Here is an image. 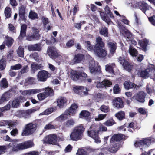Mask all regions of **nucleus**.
Returning <instances> with one entry per match:
<instances>
[{"label": "nucleus", "mask_w": 155, "mask_h": 155, "mask_svg": "<svg viewBox=\"0 0 155 155\" xmlns=\"http://www.w3.org/2000/svg\"><path fill=\"white\" fill-rule=\"evenodd\" d=\"M71 78L74 81L79 79H84L87 77V74L82 71L79 70H72L70 73Z\"/></svg>", "instance_id": "39448f33"}, {"label": "nucleus", "mask_w": 155, "mask_h": 155, "mask_svg": "<svg viewBox=\"0 0 155 155\" xmlns=\"http://www.w3.org/2000/svg\"><path fill=\"white\" fill-rule=\"evenodd\" d=\"M48 94H46L44 92L40 93L37 95V97L39 100H42L48 96Z\"/></svg>", "instance_id": "864d4df0"}, {"label": "nucleus", "mask_w": 155, "mask_h": 155, "mask_svg": "<svg viewBox=\"0 0 155 155\" xmlns=\"http://www.w3.org/2000/svg\"><path fill=\"white\" fill-rule=\"evenodd\" d=\"M99 12L100 13L101 17L103 20L108 24L110 22V20L107 17L106 14L101 11H99Z\"/></svg>", "instance_id": "c9c22d12"}, {"label": "nucleus", "mask_w": 155, "mask_h": 155, "mask_svg": "<svg viewBox=\"0 0 155 155\" xmlns=\"http://www.w3.org/2000/svg\"><path fill=\"white\" fill-rule=\"evenodd\" d=\"M14 41L13 39L11 37L6 36L5 37V40L4 43L8 47H11Z\"/></svg>", "instance_id": "7c9ffc66"}, {"label": "nucleus", "mask_w": 155, "mask_h": 155, "mask_svg": "<svg viewBox=\"0 0 155 155\" xmlns=\"http://www.w3.org/2000/svg\"><path fill=\"white\" fill-rule=\"evenodd\" d=\"M104 98V95L100 93H98L94 96V99L97 102H98L101 100H103Z\"/></svg>", "instance_id": "ea45409f"}, {"label": "nucleus", "mask_w": 155, "mask_h": 155, "mask_svg": "<svg viewBox=\"0 0 155 155\" xmlns=\"http://www.w3.org/2000/svg\"><path fill=\"white\" fill-rule=\"evenodd\" d=\"M27 28V26L25 24H23L21 25V26L20 35L18 37V38L19 39H21L22 38L25 36Z\"/></svg>", "instance_id": "a878e982"}, {"label": "nucleus", "mask_w": 155, "mask_h": 155, "mask_svg": "<svg viewBox=\"0 0 155 155\" xmlns=\"http://www.w3.org/2000/svg\"><path fill=\"white\" fill-rule=\"evenodd\" d=\"M8 84L5 79L3 78L1 82L0 86L1 87L4 88L8 87Z\"/></svg>", "instance_id": "69168bd1"}, {"label": "nucleus", "mask_w": 155, "mask_h": 155, "mask_svg": "<svg viewBox=\"0 0 155 155\" xmlns=\"http://www.w3.org/2000/svg\"><path fill=\"white\" fill-rule=\"evenodd\" d=\"M94 127H96L97 131L99 132L101 130H101L102 131H106L107 130V127L103 126H99L98 125H94Z\"/></svg>", "instance_id": "3c124183"}, {"label": "nucleus", "mask_w": 155, "mask_h": 155, "mask_svg": "<svg viewBox=\"0 0 155 155\" xmlns=\"http://www.w3.org/2000/svg\"><path fill=\"white\" fill-rule=\"evenodd\" d=\"M33 112V110L31 109L21 110L18 112L17 116L20 118L24 117L25 118H28L30 117V114Z\"/></svg>", "instance_id": "dca6fc26"}, {"label": "nucleus", "mask_w": 155, "mask_h": 155, "mask_svg": "<svg viewBox=\"0 0 155 155\" xmlns=\"http://www.w3.org/2000/svg\"><path fill=\"white\" fill-rule=\"evenodd\" d=\"M137 8L141 10H145L147 8L148 5L143 1H140L136 3Z\"/></svg>", "instance_id": "c85d7f7f"}, {"label": "nucleus", "mask_w": 155, "mask_h": 155, "mask_svg": "<svg viewBox=\"0 0 155 155\" xmlns=\"http://www.w3.org/2000/svg\"><path fill=\"white\" fill-rule=\"evenodd\" d=\"M104 46V43L103 42L102 38L99 37H97L96 40V44L94 48H102Z\"/></svg>", "instance_id": "b1692460"}, {"label": "nucleus", "mask_w": 155, "mask_h": 155, "mask_svg": "<svg viewBox=\"0 0 155 155\" xmlns=\"http://www.w3.org/2000/svg\"><path fill=\"white\" fill-rule=\"evenodd\" d=\"M94 51L95 55L99 57H104L106 55V51L102 48H94Z\"/></svg>", "instance_id": "f3484780"}, {"label": "nucleus", "mask_w": 155, "mask_h": 155, "mask_svg": "<svg viewBox=\"0 0 155 155\" xmlns=\"http://www.w3.org/2000/svg\"><path fill=\"white\" fill-rule=\"evenodd\" d=\"M14 125L13 122L11 120H3L0 121V126H8V128L12 127Z\"/></svg>", "instance_id": "cd10ccee"}, {"label": "nucleus", "mask_w": 155, "mask_h": 155, "mask_svg": "<svg viewBox=\"0 0 155 155\" xmlns=\"http://www.w3.org/2000/svg\"><path fill=\"white\" fill-rule=\"evenodd\" d=\"M41 67V64H33L31 65V69L33 71H35L40 69Z\"/></svg>", "instance_id": "680f3d73"}, {"label": "nucleus", "mask_w": 155, "mask_h": 155, "mask_svg": "<svg viewBox=\"0 0 155 155\" xmlns=\"http://www.w3.org/2000/svg\"><path fill=\"white\" fill-rule=\"evenodd\" d=\"M49 74L46 71L42 70L39 71L37 74V79L40 81H45L48 77Z\"/></svg>", "instance_id": "ddd939ff"}, {"label": "nucleus", "mask_w": 155, "mask_h": 155, "mask_svg": "<svg viewBox=\"0 0 155 155\" xmlns=\"http://www.w3.org/2000/svg\"><path fill=\"white\" fill-rule=\"evenodd\" d=\"M28 49L30 51H40L41 50V48L39 45L36 44L29 46L28 47Z\"/></svg>", "instance_id": "72a5a7b5"}, {"label": "nucleus", "mask_w": 155, "mask_h": 155, "mask_svg": "<svg viewBox=\"0 0 155 155\" xmlns=\"http://www.w3.org/2000/svg\"><path fill=\"white\" fill-rule=\"evenodd\" d=\"M118 26L120 33H122L129 44L130 45L131 44L133 45H135L137 42L131 38L132 35L130 31L127 29L125 28L124 27L121 26L120 24L118 25Z\"/></svg>", "instance_id": "7ed1b4c3"}, {"label": "nucleus", "mask_w": 155, "mask_h": 155, "mask_svg": "<svg viewBox=\"0 0 155 155\" xmlns=\"http://www.w3.org/2000/svg\"><path fill=\"white\" fill-rule=\"evenodd\" d=\"M9 149L12 152H17L20 150H23L21 143H17L15 142L12 141L9 144H7Z\"/></svg>", "instance_id": "6e6552de"}, {"label": "nucleus", "mask_w": 155, "mask_h": 155, "mask_svg": "<svg viewBox=\"0 0 155 155\" xmlns=\"http://www.w3.org/2000/svg\"><path fill=\"white\" fill-rule=\"evenodd\" d=\"M124 68L128 71H130L133 68V66L127 62L123 66Z\"/></svg>", "instance_id": "13d9d810"}, {"label": "nucleus", "mask_w": 155, "mask_h": 155, "mask_svg": "<svg viewBox=\"0 0 155 155\" xmlns=\"http://www.w3.org/2000/svg\"><path fill=\"white\" fill-rule=\"evenodd\" d=\"M114 67V64H109L106 65L105 70L107 71L110 73H114V71L113 69Z\"/></svg>", "instance_id": "473e14b6"}, {"label": "nucleus", "mask_w": 155, "mask_h": 155, "mask_svg": "<svg viewBox=\"0 0 155 155\" xmlns=\"http://www.w3.org/2000/svg\"><path fill=\"white\" fill-rule=\"evenodd\" d=\"M89 115V112L86 110H83L80 114V117L81 118L88 117Z\"/></svg>", "instance_id": "5fc2aeb1"}, {"label": "nucleus", "mask_w": 155, "mask_h": 155, "mask_svg": "<svg viewBox=\"0 0 155 155\" xmlns=\"http://www.w3.org/2000/svg\"><path fill=\"white\" fill-rule=\"evenodd\" d=\"M37 124L29 123L25 125V128L21 133L22 136H27L32 134L35 131Z\"/></svg>", "instance_id": "20e7f679"}, {"label": "nucleus", "mask_w": 155, "mask_h": 155, "mask_svg": "<svg viewBox=\"0 0 155 155\" xmlns=\"http://www.w3.org/2000/svg\"><path fill=\"white\" fill-rule=\"evenodd\" d=\"M57 141V137L55 135L50 134L47 136L42 141L44 143L55 144Z\"/></svg>", "instance_id": "1a4fd4ad"}, {"label": "nucleus", "mask_w": 155, "mask_h": 155, "mask_svg": "<svg viewBox=\"0 0 155 155\" xmlns=\"http://www.w3.org/2000/svg\"><path fill=\"white\" fill-rule=\"evenodd\" d=\"M107 45L111 54L112 55L114 53L117 48L116 43L109 40L107 41Z\"/></svg>", "instance_id": "6ab92c4d"}, {"label": "nucleus", "mask_w": 155, "mask_h": 155, "mask_svg": "<svg viewBox=\"0 0 155 155\" xmlns=\"http://www.w3.org/2000/svg\"><path fill=\"white\" fill-rule=\"evenodd\" d=\"M8 149H9V148L7 146V144L6 146H0V155L4 153L5 150Z\"/></svg>", "instance_id": "338daca9"}, {"label": "nucleus", "mask_w": 155, "mask_h": 155, "mask_svg": "<svg viewBox=\"0 0 155 155\" xmlns=\"http://www.w3.org/2000/svg\"><path fill=\"white\" fill-rule=\"evenodd\" d=\"M93 128V130L89 131H87L88 136L92 138L94 140V142L97 143H101V141L98 135L99 131H97L96 127H94V125L91 127Z\"/></svg>", "instance_id": "0eeeda50"}, {"label": "nucleus", "mask_w": 155, "mask_h": 155, "mask_svg": "<svg viewBox=\"0 0 155 155\" xmlns=\"http://www.w3.org/2000/svg\"><path fill=\"white\" fill-rule=\"evenodd\" d=\"M108 30L106 28H102L100 30V34L104 37L108 36Z\"/></svg>", "instance_id": "a18cd8bd"}, {"label": "nucleus", "mask_w": 155, "mask_h": 155, "mask_svg": "<svg viewBox=\"0 0 155 155\" xmlns=\"http://www.w3.org/2000/svg\"><path fill=\"white\" fill-rule=\"evenodd\" d=\"M139 75L143 78H146L150 76L151 78L155 81V67L153 65L151 64L149 69L141 71L139 72Z\"/></svg>", "instance_id": "f03ea898"}, {"label": "nucleus", "mask_w": 155, "mask_h": 155, "mask_svg": "<svg viewBox=\"0 0 155 155\" xmlns=\"http://www.w3.org/2000/svg\"><path fill=\"white\" fill-rule=\"evenodd\" d=\"M84 130L85 128L82 125L75 127L70 134L71 139L74 141H77L81 139Z\"/></svg>", "instance_id": "f257e3e1"}, {"label": "nucleus", "mask_w": 155, "mask_h": 155, "mask_svg": "<svg viewBox=\"0 0 155 155\" xmlns=\"http://www.w3.org/2000/svg\"><path fill=\"white\" fill-rule=\"evenodd\" d=\"M73 90L77 94H79L81 96L87 95L88 94L87 88L82 86H76L74 87Z\"/></svg>", "instance_id": "f8f14e48"}, {"label": "nucleus", "mask_w": 155, "mask_h": 155, "mask_svg": "<svg viewBox=\"0 0 155 155\" xmlns=\"http://www.w3.org/2000/svg\"><path fill=\"white\" fill-rule=\"evenodd\" d=\"M22 68V65L20 64H18L13 66H11V69L14 70H18Z\"/></svg>", "instance_id": "774afa93"}, {"label": "nucleus", "mask_w": 155, "mask_h": 155, "mask_svg": "<svg viewBox=\"0 0 155 155\" xmlns=\"http://www.w3.org/2000/svg\"><path fill=\"white\" fill-rule=\"evenodd\" d=\"M124 85L125 88L127 90L133 88H134L136 89H139L141 86L136 85L134 84V83L129 81H125L124 83Z\"/></svg>", "instance_id": "4be33fe9"}, {"label": "nucleus", "mask_w": 155, "mask_h": 155, "mask_svg": "<svg viewBox=\"0 0 155 155\" xmlns=\"http://www.w3.org/2000/svg\"><path fill=\"white\" fill-rule=\"evenodd\" d=\"M100 109L101 112L105 113H107L110 110L109 107L104 105L101 106L100 108Z\"/></svg>", "instance_id": "603ef678"}, {"label": "nucleus", "mask_w": 155, "mask_h": 155, "mask_svg": "<svg viewBox=\"0 0 155 155\" xmlns=\"http://www.w3.org/2000/svg\"><path fill=\"white\" fill-rule=\"evenodd\" d=\"M85 45L87 49L89 51H92L94 50L93 46L91 45L90 42L89 41H86L85 42Z\"/></svg>", "instance_id": "0e129e2a"}, {"label": "nucleus", "mask_w": 155, "mask_h": 155, "mask_svg": "<svg viewBox=\"0 0 155 155\" xmlns=\"http://www.w3.org/2000/svg\"><path fill=\"white\" fill-rule=\"evenodd\" d=\"M35 82V79L33 78H29L26 79L25 82V85H27L29 84H33Z\"/></svg>", "instance_id": "de8ad7c7"}, {"label": "nucleus", "mask_w": 155, "mask_h": 155, "mask_svg": "<svg viewBox=\"0 0 155 155\" xmlns=\"http://www.w3.org/2000/svg\"><path fill=\"white\" fill-rule=\"evenodd\" d=\"M18 15L19 20L26 22L27 16L26 15V7L25 6L22 5L19 8Z\"/></svg>", "instance_id": "9b49d317"}, {"label": "nucleus", "mask_w": 155, "mask_h": 155, "mask_svg": "<svg viewBox=\"0 0 155 155\" xmlns=\"http://www.w3.org/2000/svg\"><path fill=\"white\" fill-rule=\"evenodd\" d=\"M89 69L90 72L92 74H95L99 73L101 71L100 68L98 69L97 68L94 67H89Z\"/></svg>", "instance_id": "79ce46f5"}, {"label": "nucleus", "mask_w": 155, "mask_h": 155, "mask_svg": "<svg viewBox=\"0 0 155 155\" xmlns=\"http://www.w3.org/2000/svg\"><path fill=\"white\" fill-rule=\"evenodd\" d=\"M47 54L49 56L52 58H55L58 55L55 48L53 47L48 48L47 51Z\"/></svg>", "instance_id": "a211bd4d"}, {"label": "nucleus", "mask_w": 155, "mask_h": 155, "mask_svg": "<svg viewBox=\"0 0 155 155\" xmlns=\"http://www.w3.org/2000/svg\"><path fill=\"white\" fill-rule=\"evenodd\" d=\"M29 17L32 19H35L38 18L37 14L31 10L29 12Z\"/></svg>", "instance_id": "8fccbe9b"}, {"label": "nucleus", "mask_w": 155, "mask_h": 155, "mask_svg": "<svg viewBox=\"0 0 155 155\" xmlns=\"http://www.w3.org/2000/svg\"><path fill=\"white\" fill-rule=\"evenodd\" d=\"M115 124L114 121L112 119L108 120L104 123V124L107 126H111Z\"/></svg>", "instance_id": "e2e57ef3"}, {"label": "nucleus", "mask_w": 155, "mask_h": 155, "mask_svg": "<svg viewBox=\"0 0 155 155\" xmlns=\"http://www.w3.org/2000/svg\"><path fill=\"white\" fill-rule=\"evenodd\" d=\"M23 149L31 148L34 146L33 142L31 140H28L21 143Z\"/></svg>", "instance_id": "bb28decb"}, {"label": "nucleus", "mask_w": 155, "mask_h": 155, "mask_svg": "<svg viewBox=\"0 0 155 155\" xmlns=\"http://www.w3.org/2000/svg\"><path fill=\"white\" fill-rule=\"evenodd\" d=\"M128 52L132 56H136L138 54V51L131 45H130Z\"/></svg>", "instance_id": "c756f323"}, {"label": "nucleus", "mask_w": 155, "mask_h": 155, "mask_svg": "<svg viewBox=\"0 0 155 155\" xmlns=\"http://www.w3.org/2000/svg\"><path fill=\"white\" fill-rule=\"evenodd\" d=\"M6 64L4 59H2L0 60V70L4 69L6 66Z\"/></svg>", "instance_id": "bf43d9fd"}, {"label": "nucleus", "mask_w": 155, "mask_h": 155, "mask_svg": "<svg viewBox=\"0 0 155 155\" xmlns=\"http://www.w3.org/2000/svg\"><path fill=\"white\" fill-rule=\"evenodd\" d=\"M124 136L123 134H115L112 136L110 142V143H114V141H119L124 138Z\"/></svg>", "instance_id": "5701e85b"}, {"label": "nucleus", "mask_w": 155, "mask_h": 155, "mask_svg": "<svg viewBox=\"0 0 155 155\" xmlns=\"http://www.w3.org/2000/svg\"><path fill=\"white\" fill-rule=\"evenodd\" d=\"M20 104L18 99L17 98L14 100L12 102V106L13 108H17L19 106Z\"/></svg>", "instance_id": "c03bdc74"}, {"label": "nucleus", "mask_w": 155, "mask_h": 155, "mask_svg": "<svg viewBox=\"0 0 155 155\" xmlns=\"http://www.w3.org/2000/svg\"><path fill=\"white\" fill-rule=\"evenodd\" d=\"M113 103L114 107L117 108H122L124 106L123 101L120 98H117L114 99Z\"/></svg>", "instance_id": "412c9836"}, {"label": "nucleus", "mask_w": 155, "mask_h": 155, "mask_svg": "<svg viewBox=\"0 0 155 155\" xmlns=\"http://www.w3.org/2000/svg\"><path fill=\"white\" fill-rule=\"evenodd\" d=\"M33 34L32 35H29L27 38V39L29 41H32L34 39H39L40 35L38 33V30L35 27H33L32 28Z\"/></svg>", "instance_id": "2eb2a0df"}, {"label": "nucleus", "mask_w": 155, "mask_h": 155, "mask_svg": "<svg viewBox=\"0 0 155 155\" xmlns=\"http://www.w3.org/2000/svg\"><path fill=\"white\" fill-rule=\"evenodd\" d=\"M78 108V106L75 104H73L71 107L68 110V112L71 113L72 115H73L75 114L76 112V110Z\"/></svg>", "instance_id": "e433bc0d"}, {"label": "nucleus", "mask_w": 155, "mask_h": 155, "mask_svg": "<svg viewBox=\"0 0 155 155\" xmlns=\"http://www.w3.org/2000/svg\"><path fill=\"white\" fill-rule=\"evenodd\" d=\"M111 143L107 147V150L109 152L113 153H116L121 147V144L119 143L114 142Z\"/></svg>", "instance_id": "9d476101"}, {"label": "nucleus", "mask_w": 155, "mask_h": 155, "mask_svg": "<svg viewBox=\"0 0 155 155\" xmlns=\"http://www.w3.org/2000/svg\"><path fill=\"white\" fill-rule=\"evenodd\" d=\"M44 93L46 94H48V96H52L54 94L53 90L48 87H47L45 88Z\"/></svg>", "instance_id": "09e8293b"}, {"label": "nucleus", "mask_w": 155, "mask_h": 155, "mask_svg": "<svg viewBox=\"0 0 155 155\" xmlns=\"http://www.w3.org/2000/svg\"><path fill=\"white\" fill-rule=\"evenodd\" d=\"M77 155H89L83 149H79L76 153Z\"/></svg>", "instance_id": "052dcab7"}, {"label": "nucleus", "mask_w": 155, "mask_h": 155, "mask_svg": "<svg viewBox=\"0 0 155 155\" xmlns=\"http://www.w3.org/2000/svg\"><path fill=\"white\" fill-rule=\"evenodd\" d=\"M155 142V139L150 138L143 139L142 140L137 141L134 144L135 146L139 147L141 149L149 146L151 142Z\"/></svg>", "instance_id": "423d86ee"}, {"label": "nucleus", "mask_w": 155, "mask_h": 155, "mask_svg": "<svg viewBox=\"0 0 155 155\" xmlns=\"http://www.w3.org/2000/svg\"><path fill=\"white\" fill-rule=\"evenodd\" d=\"M68 111V110H66L63 114L60 115L58 117V118L59 120H62L67 119L71 115H72L71 113L69 112Z\"/></svg>", "instance_id": "2f4dec72"}, {"label": "nucleus", "mask_w": 155, "mask_h": 155, "mask_svg": "<svg viewBox=\"0 0 155 155\" xmlns=\"http://www.w3.org/2000/svg\"><path fill=\"white\" fill-rule=\"evenodd\" d=\"M124 113L123 111H120L117 113L116 115V117L119 120H121L124 118Z\"/></svg>", "instance_id": "49530a36"}, {"label": "nucleus", "mask_w": 155, "mask_h": 155, "mask_svg": "<svg viewBox=\"0 0 155 155\" xmlns=\"http://www.w3.org/2000/svg\"><path fill=\"white\" fill-rule=\"evenodd\" d=\"M10 98V95L8 93L4 94L0 99V104L7 101Z\"/></svg>", "instance_id": "f704fd0d"}, {"label": "nucleus", "mask_w": 155, "mask_h": 155, "mask_svg": "<svg viewBox=\"0 0 155 155\" xmlns=\"http://www.w3.org/2000/svg\"><path fill=\"white\" fill-rule=\"evenodd\" d=\"M18 56L21 57H23L24 56V49L21 46H19L16 50Z\"/></svg>", "instance_id": "a19ab883"}, {"label": "nucleus", "mask_w": 155, "mask_h": 155, "mask_svg": "<svg viewBox=\"0 0 155 155\" xmlns=\"http://www.w3.org/2000/svg\"><path fill=\"white\" fill-rule=\"evenodd\" d=\"M41 91V89H38L27 90L22 91L21 94L23 95H32L38 93Z\"/></svg>", "instance_id": "aec40b11"}, {"label": "nucleus", "mask_w": 155, "mask_h": 155, "mask_svg": "<svg viewBox=\"0 0 155 155\" xmlns=\"http://www.w3.org/2000/svg\"><path fill=\"white\" fill-rule=\"evenodd\" d=\"M75 122L73 120H69L67 121L64 124V125L66 127H69L73 125Z\"/></svg>", "instance_id": "6e6d98bb"}, {"label": "nucleus", "mask_w": 155, "mask_h": 155, "mask_svg": "<svg viewBox=\"0 0 155 155\" xmlns=\"http://www.w3.org/2000/svg\"><path fill=\"white\" fill-rule=\"evenodd\" d=\"M148 41L146 40H143L142 41H140L138 42V44L143 48L145 49L147 47Z\"/></svg>", "instance_id": "37998d69"}, {"label": "nucleus", "mask_w": 155, "mask_h": 155, "mask_svg": "<svg viewBox=\"0 0 155 155\" xmlns=\"http://www.w3.org/2000/svg\"><path fill=\"white\" fill-rule=\"evenodd\" d=\"M54 109L53 108H51L48 109L46 110L44 112L40 113V115H43L44 114H49L54 111Z\"/></svg>", "instance_id": "4d7b16f0"}, {"label": "nucleus", "mask_w": 155, "mask_h": 155, "mask_svg": "<svg viewBox=\"0 0 155 155\" xmlns=\"http://www.w3.org/2000/svg\"><path fill=\"white\" fill-rule=\"evenodd\" d=\"M84 58V56L81 54H78L75 56L73 61L75 63H79Z\"/></svg>", "instance_id": "4c0bfd02"}, {"label": "nucleus", "mask_w": 155, "mask_h": 155, "mask_svg": "<svg viewBox=\"0 0 155 155\" xmlns=\"http://www.w3.org/2000/svg\"><path fill=\"white\" fill-rule=\"evenodd\" d=\"M67 101V100L64 97H59L57 101V106L61 108L63 107Z\"/></svg>", "instance_id": "393cba45"}, {"label": "nucleus", "mask_w": 155, "mask_h": 155, "mask_svg": "<svg viewBox=\"0 0 155 155\" xmlns=\"http://www.w3.org/2000/svg\"><path fill=\"white\" fill-rule=\"evenodd\" d=\"M11 9L8 7H7L5 9L4 14L6 18H8L11 17Z\"/></svg>", "instance_id": "58836bf2"}, {"label": "nucleus", "mask_w": 155, "mask_h": 155, "mask_svg": "<svg viewBox=\"0 0 155 155\" xmlns=\"http://www.w3.org/2000/svg\"><path fill=\"white\" fill-rule=\"evenodd\" d=\"M146 96V94L143 91H141L136 94L133 97L138 101L143 103L145 101V98Z\"/></svg>", "instance_id": "4468645a"}]
</instances>
